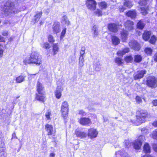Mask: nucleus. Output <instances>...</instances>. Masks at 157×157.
Listing matches in <instances>:
<instances>
[{
  "label": "nucleus",
  "mask_w": 157,
  "mask_h": 157,
  "mask_svg": "<svg viewBox=\"0 0 157 157\" xmlns=\"http://www.w3.org/2000/svg\"><path fill=\"white\" fill-rule=\"evenodd\" d=\"M133 57L132 56H126L124 57V60L127 63H131L133 60Z\"/></svg>",
  "instance_id": "72a5a7b5"
},
{
  "label": "nucleus",
  "mask_w": 157,
  "mask_h": 157,
  "mask_svg": "<svg viewBox=\"0 0 157 157\" xmlns=\"http://www.w3.org/2000/svg\"><path fill=\"white\" fill-rule=\"evenodd\" d=\"M94 68L95 70L97 71H99L100 70V65L99 63H98L97 64H95Z\"/></svg>",
  "instance_id": "79ce46f5"
},
{
  "label": "nucleus",
  "mask_w": 157,
  "mask_h": 157,
  "mask_svg": "<svg viewBox=\"0 0 157 157\" xmlns=\"http://www.w3.org/2000/svg\"><path fill=\"white\" fill-rule=\"evenodd\" d=\"M129 51V48H126L118 51L117 53V54L119 56H122L124 55L126 53H128Z\"/></svg>",
  "instance_id": "aec40b11"
},
{
  "label": "nucleus",
  "mask_w": 157,
  "mask_h": 157,
  "mask_svg": "<svg viewBox=\"0 0 157 157\" xmlns=\"http://www.w3.org/2000/svg\"><path fill=\"white\" fill-rule=\"evenodd\" d=\"M151 137L154 139L157 140V130H155L153 131L151 134Z\"/></svg>",
  "instance_id": "37998d69"
},
{
  "label": "nucleus",
  "mask_w": 157,
  "mask_h": 157,
  "mask_svg": "<svg viewBox=\"0 0 157 157\" xmlns=\"http://www.w3.org/2000/svg\"><path fill=\"white\" fill-rule=\"evenodd\" d=\"M153 59L155 62H157V52L154 54L153 56Z\"/></svg>",
  "instance_id": "4d7b16f0"
},
{
  "label": "nucleus",
  "mask_w": 157,
  "mask_h": 157,
  "mask_svg": "<svg viewBox=\"0 0 157 157\" xmlns=\"http://www.w3.org/2000/svg\"><path fill=\"white\" fill-rule=\"evenodd\" d=\"M41 46L46 49H48L50 48V45L48 43H44L43 44H41Z\"/></svg>",
  "instance_id": "a18cd8bd"
},
{
  "label": "nucleus",
  "mask_w": 157,
  "mask_h": 157,
  "mask_svg": "<svg viewBox=\"0 0 157 157\" xmlns=\"http://www.w3.org/2000/svg\"><path fill=\"white\" fill-rule=\"evenodd\" d=\"M80 124L83 125H86L91 123V121L89 118L82 117L78 121Z\"/></svg>",
  "instance_id": "2eb2a0df"
},
{
  "label": "nucleus",
  "mask_w": 157,
  "mask_h": 157,
  "mask_svg": "<svg viewBox=\"0 0 157 157\" xmlns=\"http://www.w3.org/2000/svg\"><path fill=\"white\" fill-rule=\"evenodd\" d=\"M59 48L58 45L57 44H54L53 45V55H56L59 51Z\"/></svg>",
  "instance_id": "c85d7f7f"
},
{
  "label": "nucleus",
  "mask_w": 157,
  "mask_h": 157,
  "mask_svg": "<svg viewBox=\"0 0 157 157\" xmlns=\"http://www.w3.org/2000/svg\"><path fill=\"white\" fill-rule=\"evenodd\" d=\"M98 5L101 9H105L107 7V4L104 2H99Z\"/></svg>",
  "instance_id": "7c9ffc66"
},
{
  "label": "nucleus",
  "mask_w": 157,
  "mask_h": 157,
  "mask_svg": "<svg viewBox=\"0 0 157 157\" xmlns=\"http://www.w3.org/2000/svg\"><path fill=\"white\" fill-rule=\"evenodd\" d=\"M59 24V22H55L52 26L53 31L54 33H57L60 32Z\"/></svg>",
  "instance_id": "a211bd4d"
},
{
  "label": "nucleus",
  "mask_w": 157,
  "mask_h": 157,
  "mask_svg": "<svg viewBox=\"0 0 157 157\" xmlns=\"http://www.w3.org/2000/svg\"><path fill=\"white\" fill-rule=\"evenodd\" d=\"M141 132L142 133L145 134L147 133L148 132V130L145 128H144L141 129Z\"/></svg>",
  "instance_id": "3c124183"
},
{
  "label": "nucleus",
  "mask_w": 157,
  "mask_h": 157,
  "mask_svg": "<svg viewBox=\"0 0 157 157\" xmlns=\"http://www.w3.org/2000/svg\"><path fill=\"white\" fill-rule=\"evenodd\" d=\"M75 134L78 137L82 138H85L87 136V134L86 133L77 129L75 131Z\"/></svg>",
  "instance_id": "6ab92c4d"
},
{
  "label": "nucleus",
  "mask_w": 157,
  "mask_h": 157,
  "mask_svg": "<svg viewBox=\"0 0 157 157\" xmlns=\"http://www.w3.org/2000/svg\"><path fill=\"white\" fill-rule=\"evenodd\" d=\"M144 51L147 54L151 55L153 50L151 48H145Z\"/></svg>",
  "instance_id": "4c0bfd02"
},
{
  "label": "nucleus",
  "mask_w": 157,
  "mask_h": 157,
  "mask_svg": "<svg viewBox=\"0 0 157 157\" xmlns=\"http://www.w3.org/2000/svg\"><path fill=\"white\" fill-rule=\"evenodd\" d=\"M126 15L132 18H134L136 16V13L135 11H129L126 13Z\"/></svg>",
  "instance_id": "393cba45"
},
{
  "label": "nucleus",
  "mask_w": 157,
  "mask_h": 157,
  "mask_svg": "<svg viewBox=\"0 0 157 157\" xmlns=\"http://www.w3.org/2000/svg\"><path fill=\"white\" fill-rule=\"evenodd\" d=\"M6 153L4 152V149L3 147H0V157H6Z\"/></svg>",
  "instance_id": "e433bc0d"
},
{
  "label": "nucleus",
  "mask_w": 157,
  "mask_h": 157,
  "mask_svg": "<svg viewBox=\"0 0 157 157\" xmlns=\"http://www.w3.org/2000/svg\"><path fill=\"white\" fill-rule=\"evenodd\" d=\"M104 122H105L107 121L108 119L107 118L104 117H103Z\"/></svg>",
  "instance_id": "774afa93"
},
{
  "label": "nucleus",
  "mask_w": 157,
  "mask_h": 157,
  "mask_svg": "<svg viewBox=\"0 0 157 157\" xmlns=\"http://www.w3.org/2000/svg\"><path fill=\"white\" fill-rule=\"evenodd\" d=\"M153 125L155 127H157V121H154L153 123Z\"/></svg>",
  "instance_id": "0e129e2a"
},
{
  "label": "nucleus",
  "mask_w": 157,
  "mask_h": 157,
  "mask_svg": "<svg viewBox=\"0 0 157 157\" xmlns=\"http://www.w3.org/2000/svg\"><path fill=\"white\" fill-rule=\"evenodd\" d=\"M62 21H64L65 24L67 25L70 24V22L68 20L67 17L66 16H63L62 18Z\"/></svg>",
  "instance_id": "58836bf2"
},
{
  "label": "nucleus",
  "mask_w": 157,
  "mask_h": 157,
  "mask_svg": "<svg viewBox=\"0 0 157 157\" xmlns=\"http://www.w3.org/2000/svg\"><path fill=\"white\" fill-rule=\"evenodd\" d=\"M48 41L50 43H53L54 42L55 40L54 39L52 35H49L48 36Z\"/></svg>",
  "instance_id": "09e8293b"
},
{
  "label": "nucleus",
  "mask_w": 157,
  "mask_h": 157,
  "mask_svg": "<svg viewBox=\"0 0 157 157\" xmlns=\"http://www.w3.org/2000/svg\"><path fill=\"white\" fill-rule=\"evenodd\" d=\"M85 50L86 48L85 47L83 46L82 47L81 49L80 52L79 57H84L83 55L85 54Z\"/></svg>",
  "instance_id": "a19ab883"
},
{
  "label": "nucleus",
  "mask_w": 157,
  "mask_h": 157,
  "mask_svg": "<svg viewBox=\"0 0 157 157\" xmlns=\"http://www.w3.org/2000/svg\"><path fill=\"white\" fill-rule=\"evenodd\" d=\"M4 24H10V21H9L7 20L5 21L4 22Z\"/></svg>",
  "instance_id": "69168bd1"
},
{
  "label": "nucleus",
  "mask_w": 157,
  "mask_h": 157,
  "mask_svg": "<svg viewBox=\"0 0 157 157\" xmlns=\"http://www.w3.org/2000/svg\"><path fill=\"white\" fill-rule=\"evenodd\" d=\"M153 148L154 150L156 152H157V144H154L153 146Z\"/></svg>",
  "instance_id": "13d9d810"
},
{
  "label": "nucleus",
  "mask_w": 157,
  "mask_h": 157,
  "mask_svg": "<svg viewBox=\"0 0 157 157\" xmlns=\"http://www.w3.org/2000/svg\"><path fill=\"white\" fill-rule=\"evenodd\" d=\"M4 14L6 16L10 13H17V10L14 8L13 3L10 1H7L5 4L3 8Z\"/></svg>",
  "instance_id": "f03ea898"
},
{
  "label": "nucleus",
  "mask_w": 157,
  "mask_h": 157,
  "mask_svg": "<svg viewBox=\"0 0 157 157\" xmlns=\"http://www.w3.org/2000/svg\"><path fill=\"white\" fill-rule=\"evenodd\" d=\"M25 76L21 75L17 77L16 79V82L17 83H20L25 80Z\"/></svg>",
  "instance_id": "f704fd0d"
},
{
  "label": "nucleus",
  "mask_w": 157,
  "mask_h": 157,
  "mask_svg": "<svg viewBox=\"0 0 157 157\" xmlns=\"http://www.w3.org/2000/svg\"><path fill=\"white\" fill-rule=\"evenodd\" d=\"M144 137L143 136H140L137 140H135L133 143V147L136 149H139L140 148L142 143L144 141Z\"/></svg>",
  "instance_id": "423d86ee"
},
{
  "label": "nucleus",
  "mask_w": 157,
  "mask_h": 157,
  "mask_svg": "<svg viewBox=\"0 0 157 157\" xmlns=\"http://www.w3.org/2000/svg\"><path fill=\"white\" fill-rule=\"evenodd\" d=\"M146 71L145 70H140L134 74L133 75L135 80H137L142 78L144 75L146 74Z\"/></svg>",
  "instance_id": "9d476101"
},
{
  "label": "nucleus",
  "mask_w": 157,
  "mask_h": 157,
  "mask_svg": "<svg viewBox=\"0 0 157 157\" xmlns=\"http://www.w3.org/2000/svg\"><path fill=\"white\" fill-rule=\"evenodd\" d=\"M3 52V50L0 48V57H1L2 56Z\"/></svg>",
  "instance_id": "052dcab7"
},
{
  "label": "nucleus",
  "mask_w": 157,
  "mask_h": 157,
  "mask_svg": "<svg viewBox=\"0 0 157 157\" xmlns=\"http://www.w3.org/2000/svg\"><path fill=\"white\" fill-rule=\"evenodd\" d=\"M114 61L119 66L122 65L123 63V59L119 57L116 58Z\"/></svg>",
  "instance_id": "cd10ccee"
},
{
  "label": "nucleus",
  "mask_w": 157,
  "mask_h": 157,
  "mask_svg": "<svg viewBox=\"0 0 157 157\" xmlns=\"http://www.w3.org/2000/svg\"><path fill=\"white\" fill-rule=\"evenodd\" d=\"M78 114L83 116H85L86 115V113L83 110H78Z\"/></svg>",
  "instance_id": "603ef678"
},
{
  "label": "nucleus",
  "mask_w": 157,
  "mask_h": 157,
  "mask_svg": "<svg viewBox=\"0 0 157 157\" xmlns=\"http://www.w3.org/2000/svg\"><path fill=\"white\" fill-rule=\"evenodd\" d=\"M108 28L109 30L113 32H117L118 31L117 25L114 23H111L108 26Z\"/></svg>",
  "instance_id": "f3484780"
},
{
  "label": "nucleus",
  "mask_w": 157,
  "mask_h": 157,
  "mask_svg": "<svg viewBox=\"0 0 157 157\" xmlns=\"http://www.w3.org/2000/svg\"><path fill=\"white\" fill-rule=\"evenodd\" d=\"M112 40L113 44L115 45H117L120 42L119 39L116 36H112Z\"/></svg>",
  "instance_id": "5701e85b"
},
{
  "label": "nucleus",
  "mask_w": 157,
  "mask_h": 157,
  "mask_svg": "<svg viewBox=\"0 0 157 157\" xmlns=\"http://www.w3.org/2000/svg\"><path fill=\"white\" fill-rule=\"evenodd\" d=\"M125 9L122 6L120 7L119 8L120 11L121 12H123Z\"/></svg>",
  "instance_id": "bf43d9fd"
},
{
  "label": "nucleus",
  "mask_w": 157,
  "mask_h": 157,
  "mask_svg": "<svg viewBox=\"0 0 157 157\" xmlns=\"http://www.w3.org/2000/svg\"><path fill=\"white\" fill-rule=\"evenodd\" d=\"M78 68L81 69L84 66V57H79V58Z\"/></svg>",
  "instance_id": "2f4dec72"
},
{
  "label": "nucleus",
  "mask_w": 157,
  "mask_h": 157,
  "mask_svg": "<svg viewBox=\"0 0 157 157\" xmlns=\"http://www.w3.org/2000/svg\"><path fill=\"white\" fill-rule=\"evenodd\" d=\"M142 57L140 55H136L134 56V61L136 63H140L142 60Z\"/></svg>",
  "instance_id": "c756f323"
},
{
  "label": "nucleus",
  "mask_w": 157,
  "mask_h": 157,
  "mask_svg": "<svg viewBox=\"0 0 157 157\" xmlns=\"http://www.w3.org/2000/svg\"><path fill=\"white\" fill-rule=\"evenodd\" d=\"M148 0H140L139 3L141 6H144L145 7H141L140 8L141 10V13L143 15H145L147 13L148 8L145 5Z\"/></svg>",
  "instance_id": "0eeeda50"
},
{
  "label": "nucleus",
  "mask_w": 157,
  "mask_h": 157,
  "mask_svg": "<svg viewBox=\"0 0 157 157\" xmlns=\"http://www.w3.org/2000/svg\"><path fill=\"white\" fill-rule=\"evenodd\" d=\"M133 22L130 20L127 21L124 24L125 29L127 31H130L133 29Z\"/></svg>",
  "instance_id": "ddd939ff"
},
{
  "label": "nucleus",
  "mask_w": 157,
  "mask_h": 157,
  "mask_svg": "<svg viewBox=\"0 0 157 157\" xmlns=\"http://www.w3.org/2000/svg\"><path fill=\"white\" fill-rule=\"evenodd\" d=\"M128 35V32L127 31L124 30L121 32V38L123 42H124L126 41Z\"/></svg>",
  "instance_id": "412c9836"
},
{
  "label": "nucleus",
  "mask_w": 157,
  "mask_h": 157,
  "mask_svg": "<svg viewBox=\"0 0 157 157\" xmlns=\"http://www.w3.org/2000/svg\"><path fill=\"white\" fill-rule=\"evenodd\" d=\"M129 45L130 48L136 51H138L140 50V46L139 44L136 40H131L129 43Z\"/></svg>",
  "instance_id": "1a4fd4ad"
},
{
  "label": "nucleus",
  "mask_w": 157,
  "mask_h": 157,
  "mask_svg": "<svg viewBox=\"0 0 157 157\" xmlns=\"http://www.w3.org/2000/svg\"><path fill=\"white\" fill-rule=\"evenodd\" d=\"M50 12V10L49 9H47L45 10L44 12L47 14H48Z\"/></svg>",
  "instance_id": "e2e57ef3"
},
{
  "label": "nucleus",
  "mask_w": 157,
  "mask_h": 157,
  "mask_svg": "<svg viewBox=\"0 0 157 157\" xmlns=\"http://www.w3.org/2000/svg\"><path fill=\"white\" fill-rule=\"evenodd\" d=\"M136 102L138 103H141L142 101V100L141 98L139 96H137L136 97Z\"/></svg>",
  "instance_id": "864d4df0"
},
{
  "label": "nucleus",
  "mask_w": 157,
  "mask_h": 157,
  "mask_svg": "<svg viewBox=\"0 0 157 157\" xmlns=\"http://www.w3.org/2000/svg\"><path fill=\"white\" fill-rule=\"evenodd\" d=\"M98 134V132L96 129L92 128L88 130V136L90 138H96Z\"/></svg>",
  "instance_id": "9b49d317"
},
{
  "label": "nucleus",
  "mask_w": 157,
  "mask_h": 157,
  "mask_svg": "<svg viewBox=\"0 0 157 157\" xmlns=\"http://www.w3.org/2000/svg\"><path fill=\"white\" fill-rule=\"evenodd\" d=\"M93 33L94 35V37L98 35V29L95 26H94L92 29Z\"/></svg>",
  "instance_id": "ea45409f"
},
{
  "label": "nucleus",
  "mask_w": 157,
  "mask_h": 157,
  "mask_svg": "<svg viewBox=\"0 0 157 157\" xmlns=\"http://www.w3.org/2000/svg\"><path fill=\"white\" fill-rule=\"evenodd\" d=\"M36 85L37 93L40 94H41V93H43L44 87L42 84L39 82H38Z\"/></svg>",
  "instance_id": "a878e982"
},
{
  "label": "nucleus",
  "mask_w": 157,
  "mask_h": 157,
  "mask_svg": "<svg viewBox=\"0 0 157 157\" xmlns=\"http://www.w3.org/2000/svg\"><path fill=\"white\" fill-rule=\"evenodd\" d=\"M24 63L27 65L29 63H33L37 65H39L42 63L41 56L36 52H33L29 58L25 59L23 61Z\"/></svg>",
  "instance_id": "f257e3e1"
},
{
  "label": "nucleus",
  "mask_w": 157,
  "mask_h": 157,
  "mask_svg": "<svg viewBox=\"0 0 157 157\" xmlns=\"http://www.w3.org/2000/svg\"><path fill=\"white\" fill-rule=\"evenodd\" d=\"M144 23L141 20L139 21L137 24V27L140 29H142L144 26Z\"/></svg>",
  "instance_id": "c9c22d12"
},
{
  "label": "nucleus",
  "mask_w": 157,
  "mask_h": 157,
  "mask_svg": "<svg viewBox=\"0 0 157 157\" xmlns=\"http://www.w3.org/2000/svg\"><path fill=\"white\" fill-rule=\"evenodd\" d=\"M152 103L153 104V105L155 106H156L157 105V100H153L152 102Z\"/></svg>",
  "instance_id": "680f3d73"
},
{
  "label": "nucleus",
  "mask_w": 157,
  "mask_h": 157,
  "mask_svg": "<svg viewBox=\"0 0 157 157\" xmlns=\"http://www.w3.org/2000/svg\"><path fill=\"white\" fill-rule=\"evenodd\" d=\"M45 96L43 93L41 94L37 93L36 94V99L39 101L44 102L45 101Z\"/></svg>",
  "instance_id": "dca6fc26"
},
{
  "label": "nucleus",
  "mask_w": 157,
  "mask_h": 157,
  "mask_svg": "<svg viewBox=\"0 0 157 157\" xmlns=\"http://www.w3.org/2000/svg\"><path fill=\"white\" fill-rule=\"evenodd\" d=\"M86 5L88 9L94 10L96 8L97 3L94 0H87L86 2Z\"/></svg>",
  "instance_id": "6e6552de"
},
{
  "label": "nucleus",
  "mask_w": 157,
  "mask_h": 157,
  "mask_svg": "<svg viewBox=\"0 0 157 157\" xmlns=\"http://www.w3.org/2000/svg\"><path fill=\"white\" fill-rule=\"evenodd\" d=\"M143 151L145 153H150L151 152V147L149 144L147 143H145L144 145Z\"/></svg>",
  "instance_id": "bb28decb"
},
{
  "label": "nucleus",
  "mask_w": 157,
  "mask_h": 157,
  "mask_svg": "<svg viewBox=\"0 0 157 157\" xmlns=\"http://www.w3.org/2000/svg\"><path fill=\"white\" fill-rule=\"evenodd\" d=\"M66 28H65L64 29H63L62 30V31L61 32V36H60L61 38H62L64 37V36L66 33Z\"/></svg>",
  "instance_id": "8fccbe9b"
},
{
  "label": "nucleus",
  "mask_w": 157,
  "mask_h": 157,
  "mask_svg": "<svg viewBox=\"0 0 157 157\" xmlns=\"http://www.w3.org/2000/svg\"><path fill=\"white\" fill-rule=\"evenodd\" d=\"M45 129L47 132L48 135H54L56 132L55 130L52 125L47 124L45 126Z\"/></svg>",
  "instance_id": "f8f14e48"
},
{
  "label": "nucleus",
  "mask_w": 157,
  "mask_h": 157,
  "mask_svg": "<svg viewBox=\"0 0 157 157\" xmlns=\"http://www.w3.org/2000/svg\"><path fill=\"white\" fill-rule=\"evenodd\" d=\"M124 6L126 7L130 8L132 6V2L130 0H124Z\"/></svg>",
  "instance_id": "473e14b6"
},
{
  "label": "nucleus",
  "mask_w": 157,
  "mask_h": 157,
  "mask_svg": "<svg viewBox=\"0 0 157 157\" xmlns=\"http://www.w3.org/2000/svg\"><path fill=\"white\" fill-rule=\"evenodd\" d=\"M2 34L4 36H6L8 35V32L6 30L3 31L2 32Z\"/></svg>",
  "instance_id": "6e6d98bb"
},
{
  "label": "nucleus",
  "mask_w": 157,
  "mask_h": 157,
  "mask_svg": "<svg viewBox=\"0 0 157 157\" xmlns=\"http://www.w3.org/2000/svg\"><path fill=\"white\" fill-rule=\"evenodd\" d=\"M51 115V112L49 110H48L45 113V117L48 120L50 119V116Z\"/></svg>",
  "instance_id": "49530a36"
},
{
  "label": "nucleus",
  "mask_w": 157,
  "mask_h": 157,
  "mask_svg": "<svg viewBox=\"0 0 157 157\" xmlns=\"http://www.w3.org/2000/svg\"><path fill=\"white\" fill-rule=\"evenodd\" d=\"M63 88L60 86H58L56 90L55 91V94L56 98L59 99L62 95V92L63 90Z\"/></svg>",
  "instance_id": "4468645a"
},
{
  "label": "nucleus",
  "mask_w": 157,
  "mask_h": 157,
  "mask_svg": "<svg viewBox=\"0 0 157 157\" xmlns=\"http://www.w3.org/2000/svg\"><path fill=\"white\" fill-rule=\"evenodd\" d=\"M151 32L150 31H145L143 35V39L145 41L147 40L149 38Z\"/></svg>",
  "instance_id": "4be33fe9"
},
{
  "label": "nucleus",
  "mask_w": 157,
  "mask_h": 157,
  "mask_svg": "<svg viewBox=\"0 0 157 157\" xmlns=\"http://www.w3.org/2000/svg\"><path fill=\"white\" fill-rule=\"evenodd\" d=\"M68 109L67 102L64 101L62 104L61 110L62 116L64 119H66L67 117Z\"/></svg>",
  "instance_id": "39448f33"
},
{
  "label": "nucleus",
  "mask_w": 157,
  "mask_h": 157,
  "mask_svg": "<svg viewBox=\"0 0 157 157\" xmlns=\"http://www.w3.org/2000/svg\"><path fill=\"white\" fill-rule=\"evenodd\" d=\"M147 113L144 110L142 109H139L136 113L137 121L140 123L144 122L145 119L147 116Z\"/></svg>",
  "instance_id": "7ed1b4c3"
},
{
  "label": "nucleus",
  "mask_w": 157,
  "mask_h": 157,
  "mask_svg": "<svg viewBox=\"0 0 157 157\" xmlns=\"http://www.w3.org/2000/svg\"><path fill=\"white\" fill-rule=\"evenodd\" d=\"M35 13L36 14L34 16V20L35 22H38L41 17L43 13L42 11H36Z\"/></svg>",
  "instance_id": "b1692460"
},
{
  "label": "nucleus",
  "mask_w": 157,
  "mask_h": 157,
  "mask_svg": "<svg viewBox=\"0 0 157 157\" xmlns=\"http://www.w3.org/2000/svg\"><path fill=\"white\" fill-rule=\"evenodd\" d=\"M95 14L98 16H101L102 15V11L99 9H97L94 12Z\"/></svg>",
  "instance_id": "de8ad7c7"
},
{
  "label": "nucleus",
  "mask_w": 157,
  "mask_h": 157,
  "mask_svg": "<svg viewBox=\"0 0 157 157\" xmlns=\"http://www.w3.org/2000/svg\"><path fill=\"white\" fill-rule=\"evenodd\" d=\"M55 154L53 153H51L50 155V157H55Z\"/></svg>",
  "instance_id": "338daca9"
},
{
  "label": "nucleus",
  "mask_w": 157,
  "mask_h": 157,
  "mask_svg": "<svg viewBox=\"0 0 157 157\" xmlns=\"http://www.w3.org/2000/svg\"><path fill=\"white\" fill-rule=\"evenodd\" d=\"M156 40V38L154 36H152L150 39L149 42L152 44H154Z\"/></svg>",
  "instance_id": "c03bdc74"
},
{
  "label": "nucleus",
  "mask_w": 157,
  "mask_h": 157,
  "mask_svg": "<svg viewBox=\"0 0 157 157\" xmlns=\"http://www.w3.org/2000/svg\"><path fill=\"white\" fill-rule=\"evenodd\" d=\"M124 144L127 147H128L130 146V144L128 140H125L124 141Z\"/></svg>",
  "instance_id": "5fc2aeb1"
},
{
  "label": "nucleus",
  "mask_w": 157,
  "mask_h": 157,
  "mask_svg": "<svg viewBox=\"0 0 157 157\" xmlns=\"http://www.w3.org/2000/svg\"><path fill=\"white\" fill-rule=\"evenodd\" d=\"M157 78L153 76H149L147 80V85L152 88H155L157 87Z\"/></svg>",
  "instance_id": "20e7f679"
}]
</instances>
